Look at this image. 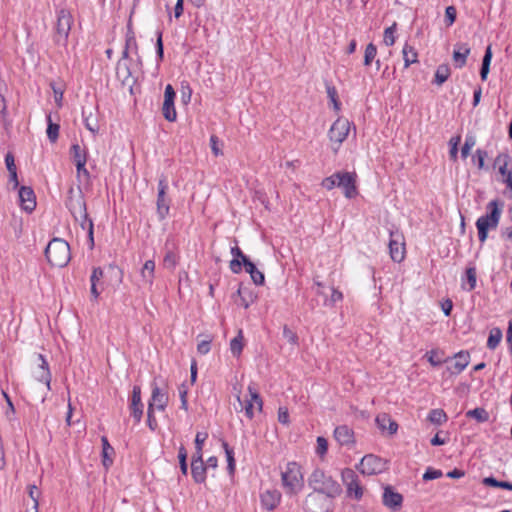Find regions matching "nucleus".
Returning a JSON list of instances; mask_svg holds the SVG:
<instances>
[{
	"mask_svg": "<svg viewBox=\"0 0 512 512\" xmlns=\"http://www.w3.org/2000/svg\"><path fill=\"white\" fill-rule=\"evenodd\" d=\"M230 350L234 356H239L243 350V335L242 331L230 341Z\"/></svg>",
	"mask_w": 512,
	"mask_h": 512,
	"instance_id": "obj_38",
	"label": "nucleus"
},
{
	"mask_svg": "<svg viewBox=\"0 0 512 512\" xmlns=\"http://www.w3.org/2000/svg\"><path fill=\"white\" fill-rule=\"evenodd\" d=\"M470 355L468 352L460 351L455 354L453 361L447 365L446 370L451 375L461 373L469 364Z\"/></svg>",
	"mask_w": 512,
	"mask_h": 512,
	"instance_id": "obj_19",
	"label": "nucleus"
},
{
	"mask_svg": "<svg viewBox=\"0 0 512 512\" xmlns=\"http://www.w3.org/2000/svg\"><path fill=\"white\" fill-rule=\"evenodd\" d=\"M162 112L164 118L169 121L173 122L177 118V113L174 107V101L164 100L163 106H162Z\"/></svg>",
	"mask_w": 512,
	"mask_h": 512,
	"instance_id": "obj_33",
	"label": "nucleus"
},
{
	"mask_svg": "<svg viewBox=\"0 0 512 512\" xmlns=\"http://www.w3.org/2000/svg\"><path fill=\"white\" fill-rule=\"evenodd\" d=\"M350 131V122L345 118H338L331 126L328 136L332 143L336 144L333 150L336 152L340 144L347 138Z\"/></svg>",
	"mask_w": 512,
	"mask_h": 512,
	"instance_id": "obj_11",
	"label": "nucleus"
},
{
	"mask_svg": "<svg viewBox=\"0 0 512 512\" xmlns=\"http://www.w3.org/2000/svg\"><path fill=\"white\" fill-rule=\"evenodd\" d=\"M175 96H176V93L172 87V85L168 84L166 87H165V91H164V100H169V101H174L175 99Z\"/></svg>",
	"mask_w": 512,
	"mask_h": 512,
	"instance_id": "obj_64",
	"label": "nucleus"
},
{
	"mask_svg": "<svg viewBox=\"0 0 512 512\" xmlns=\"http://www.w3.org/2000/svg\"><path fill=\"white\" fill-rule=\"evenodd\" d=\"M503 210V203L493 200L487 205V214L478 218L476 227L480 242H485L490 229H496Z\"/></svg>",
	"mask_w": 512,
	"mask_h": 512,
	"instance_id": "obj_4",
	"label": "nucleus"
},
{
	"mask_svg": "<svg viewBox=\"0 0 512 512\" xmlns=\"http://www.w3.org/2000/svg\"><path fill=\"white\" fill-rule=\"evenodd\" d=\"M157 212L161 219H164L169 213V199L166 194H158Z\"/></svg>",
	"mask_w": 512,
	"mask_h": 512,
	"instance_id": "obj_34",
	"label": "nucleus"
},
{
	"mask_svg": "<svg viewBox=\"0 0 512 512\" xmlns=\"http://www.w3.org/2000/svg\"><path fill=\"white\" fill-rule=\"evenodd\" d=\"M317 447H316V453L320 456V457H323L326 453H327V450H328V442L327 440L322 437V436H319L317 437Z\"/></svg>",
	"mask_w": 512,
	"mask_h": 512,
	"instance_id": "obj_47",
	"label": "nucleus"
},
{
	"mask_svg": "<svg viewBox=\"0 0 512 512\" xmlns=\"http://www.w3.org/2000/svg\"><path fill=\"white\" fill-rule=\"evenodd\" d=\"M334 438L340 445L346 446L354 444L355 441L353 431L345 425L336 427L334 430Z\"/></svg>",
	"mask_w": 512,
	"mask_h": 512,
	"instance_id": "obj_22",
	"label": "nucleus"
},
{
	"mask_svg": "<svg viewBox=\"0 0 512 512\" xmlns=\"http://www.w3.org/2000/svg\"><path fill=\"white\" fill-rule=\"evenodd\" d=\"M494 166L498 168L501 180L512 190V159L506 154H499L494 161Z\"/></svg>",
	"mask_w": 512,
	"mask_h": 512,
	"instance_id": "obj_14",
	"label": "nucleus"
},
{
	"mask_svg": "<svg viewBox=\"0 0 512 512\" xmlns=\"http://www.w3.org/2000/svg\"><path fill=\"white\" fill-rule=\"evenodd\" d=\"M428 420L435 425H442L447 421V415L442 409H433L428 415Z\"/></svg>",
	"mask_w": 512,
	"mask_h": 512,
	"instance_id": "obj_35",
	"label": "nucleus"
},
{
	"mask_svg": "<svg viewBox=\"0 0 512 512\" xmlns=\"http://www.w3.org/2000/svg\"><path fill=\"white\" fill-rule=\"evenodd\" d=\"M281 486L287 496H296L304 488L302 467L295 461H290L281 468Z\"/></svg>",
	"mask_w": 512,
	"mask_h": 512,
	"instance_id": "obj_2",
	"label": "nucleus"
},
{
	"mask_svg": "<svg viewBox=\"0 0 512 512\" xmlns=\"http://www.w3.org/2000/svg\"><path fill=\"white\" fill-rule=\"evenodd\" d=\"M69 209L73 216L78 219L81 218V227L83 229H88V235L91 242V245H93V223L91 220L88 219L87 213H86V205L84 199L79 195L77 197H70L68 202Z\"/></svg>",
	"mask_w": 512,
	"mask_h": 512,
	"instance_id": "obj_8",
	"label": "nucleus"
},
{
	"mask_svg": "<svg viewBox=\"0 0 512 512\" xmlns=\"http://www.w3.org/2000/svg\"><path fill=\"white\" fill-rule=\"evenodd\" d=\"M5 163H6V167H7L8 172L12 171V170H17L16 169V165H15L14 156H13L12 153L8 152L6 154V156H5Z\"/></svg>",
	"mask_w": 512,
	"mask_h": 512,
	"instance_id": "obj_62",
	"label": "nucleus"
},
{
	"mask_svg": "<svg viewBox=\"0 0 512 512\" xmlns=\"http://www.w3.org/2000/svg\"><path fill=\"white\" fill-rule=\"evenodd\" d=\"M377 54V48L373 43H369L366 46L365 54H364V65L369 66Z\"/></svg>",
	"mask_w": 512,
	"mask_h": 512,
	"instance_id": "obj_43",
	"label": "nucleus"
},
{
	"mask_svg": "<svg viewBox=\"0 0 512 512\" xmlns=\"http://www.w3.org/2000/svg\"><path fill=\"white\" fill-rule=\"evenodd\" d=\"M456 8L454 6H448L445 10V22L447 26H451L456 20Z\"/></svg>",
	"mask_w": 512,
	"mask_h": 512,
	"instance_id": "obj_50",
	"label": "nucleus"
},
{
	"mask_svg": "<svg viewBox=\"0 0 512 512\" xmlns=\"http://www.w3.org/2000/svg\"><path fill=\"white\" fill-rule=\"evenodd\" d=\"M328 499V497L313 491L306 496L304 509L307 512H325L328 508Z\"/></svg>",
	"mask_w": 512,
	"mask_h": 512,
	"instance_id": "obj_15",
	"label": "nucleus"
},
{
	"mask_svg": "<svg viewBox=\"0 0 512 512\" xmlns=\"http://www.w3.org/2000/svg\"><path fill=\"white\" fill-rule=\"evenodd\" d=\"M341 480L346 488L347 497L360 501L364 495L365 488L360 483L355 471L350 468L343 469L341 471Z\"/></svg>",
	"mask_w": 512,
	"mask_h": 512,
	"instance_id": "obj_7",
	"label": "nucleus"
},
{
	"mask_svg": "<svg viewBox=\"0 0 512 512\" xmlns=\"http://www.w3.org/2000/svg\"><path fill=\"white\" fill-rule=\"evenodd\" d=\"M130 409L132 416L134 417L136 422H139L143 415V404H136L135 406H132V404H130Z\"/></svg>",
	"mask_w": 512,
	"mask_h": 512,
	"instance_id": "obj_54",
	"label": "nucleus"
},
{
	"mask_svg": "<svg viewBox=\"0 0 512 512\" xmlns=\"http://www.w3.org/2000/svg\"><path fill=\"white\" fill-rule=\"evenodd\" d=\"M283 337L292 345H297L298 336L288 326L283 327Z\"/></svg>",
	"mask_w": 512,
	"mask_h": 512,
	"instance_id": "obj_49",
	"label": "nucleus"
},
{
	"mask_svg": "<svg viewBox=\"0 0 512 512\" xmlns=\"http://www.w3.org/2000/svg\"><path fill=\"white\" fill-rule=\"evenodd\" d=\"M73 17L68 10L61 9L58 13L56 24V41L58 43L65 42L68 38Z\"/></svg>",
	"mask_w": 512,
	"mask_h": 512,
	"instance_id": "obj_13",
	"label": "nucleus"
},
{
	"mask_svg": "<svg viewBox=\"0 0 512 512\" xmlns=\"http://www.w3.org/2000/svg\"><path fill=\"white\" fill-rule=\"evenodd\" d=\"M475 143H476V140H475L474 136H467L466 137L465 143H464V145L462 146V149H461V156L463 158H467L468 157V155L470 153V150L475 145Z\"/></svg>",
	"mask_w": 512,
	"mask_h": 512,
	"instance_id": "obj_46",
	"label": "nucleus"
},
{
	"mask_svg": "<svg viewBox=\"0 0 512 512\" xmlns=\"http://www.w3.org/2000/svg\"><path fill=\"white\" fill-rule=\"evenodd\" d=\"M71 153L73 155V159H74V162H75L78 172H80L81 170L86 172V169H85L86 157L84 154H82V149H81L80 145L73 144L71 147Z\"/></svg>",
	"mask_w": 512,
	"mask_h": 512,
	"instance_id": "obj_28",
	"label": "nucleus"
},
{
	"mask_svg": "<svg viewBox=\"0 0 512 512\" xmlns=\"http://www.w3.org/2000/svg\"><path fill=\"white\" fill-rule=\"evenodd\" d=\"M186 457H187L186 450L184 449V447H181L179 449L178 458H179V462H180V468H181V471L183 474H187Z\"/></svg>",
	"mask_w": 512,
	"mask_h": 512,
	"instance_id": "obj_52",
	"label": "nucleus"
},
{
	"mask_svg": "<svg viewBox=\"0 0 512 512\" xmlns=\"http://www.w3.org/2000/svg\"><path fill=\"white\" fill-rule=\"evenodd\" d=\"M260 501L266 510H274L281 501V493L276 489L265 490L260 495Z\"/></svg>",
	"mask_w": 512,
	"mask_h": 512,
	"instance_id": "obj_20",
	"label": "nucleus"
},
{
	"mask_svg": "<svg viewBox=\"0 0 512 512\" xmlns=\"http://www.w3.org/2000/svg\"><path fill=\"white\" fill-rule=\"evenodd\" d=\"M308 485L314 492L328 498H335L342 492L340 484L320 468L314 469L309 475Z\"/></svg>",
	"mask_w": 512,
	"mask_h": 512,
	"instance_id": "obj_3",
	"label": "nucleus"
},
{
	"mask_svg": "<svg viewBox=\"0 0 512 512\" xmlns=\"http://www.w3.org/2000/svg\"><path fill=\"white\" fill-rule=\"evenodd\" d=\"M125 47L126 48H131V47H134L135 50L137 51L138 49V46H137V42H136V39H135V36H134V33L129 31L126 35V41H125Z\"/></svg>",
	"mask_w": 512,
	"mask_h": 512,
	"instance_id": "obj_60",
	"label": "nucleus"
},
{
	"mask_svg": "<svg viewBox=\"0 0 512 512\" xmlns=\"http://www.w3.org/2000/svg\"><path fill=\"white\" fill-rule=\"evenodd\" d=\"M327 94L331 101L333 102L334 108L339 110L340 103L337 100V91L335 87L327 86Z\"/></svg>",
	"mask_w": 512,
	"mask_h": 512,
	"instance_id": "obj_55",
	"label": "nucleus"
},
{
	"mask_svg": "<svg viewBox=\"0 0 512 512\" xmlns=\"http://www.w3.org/2000/svg\"><path fill=\"white\" fill-rule=\"evenodd\" d=\"M156 53L160 60L163 59L164 54V48H163V41H162V32L159 31L157 33V40H156Z\"/></svg>",
	"mask_w": 512,
	"mask_h": 512,
	"instance_id": "obj_56",
	"label": "nucleus"
},
{
	"mask_svg": "<svg viewBox=\"0 0 512 512\" xmlns=\"http://www.w3.org/2000/svg\"><path fill=\"white\" fill-rule=\"evenodd\" d=\"M222 446L225 450L227 462H228V471L230 474H233L235 471V460L233 456V450L228 446L226 442L222 443Z\"/></svg>",
	"mask_w": 512,
	"mask_h": 512,
	"instance_id": "obj_44",
	"label": "nucleus"
},
{
	"mask_svg": "<svg viewBox=\"0 0 512 512\" xmlns=\"http://www.w3.org/2000/svg\"><path fill=\"white\" fill-rule=\"evenodd\" d=\"M441 476H442V472L440 470L428 468L426 470V472L423 474V479L428 481V480L438 479Z\"/></svg>",
	"mask_w": 512,
	"mask_h": 512,
	"instance_id": "obj_53",
	"label": "nucleus"
},
{
	"mask_svg": "<svg viewBox=\"0 0 512 512\" xmlns=\"http://www.w3.org/2000/svg\"><path fill=\"white\" fill-rule=\"evenodd\" d=\"M487 157V152L481 149L476 151V154L473 156V162L477 164L479 169L484 167V161Z\"/></svg>",
	"mask_w": 512,
	"mask_h": 512,
	"instance_id": "obj_51",
	"label": "nucleus"
},
{
	"mask_svg": "<svg viewBox=\"0 0 512 512\" xmlns=\"http://www.w3.org/2000/svg\"><path fill=\"white\" fill-rule=\"evenodd\" d=\"M375 422L382 433H387L390 436L396 434L398 430V424L386 413L377 415Z\"/></svg>",
	"mask_w": 512,
	"mask_h": 512,
	"instance_id": "obj_21",
	"label": "nucleus"
},
{
	"mask_svg": "<svg viewBox=\"0 0 512 512\" xmlns=\"http://www.w3.org/2000/svg\"><path fill=\"white\" fill-rule=\"evenodd\" d=\"M168 404V394L155 383H152V395L148 403V410L164 411Z\"/></svg>",
	"mask_w": 512,
	"mask_h": 512,
	"instance_id": "obj_17",
	"label": "nucleus"
},
{
	"mask_svg": "<svg viewBox=\"0 0 512 512\" xmlns=\"http://www.w3.org/2000/svg\"><path fill=\"white\" fill-rule=\"evenodd\" d=\"M51 88L54 92L55 102L60 107L62 105L63 90L61 87H57L54 83L51 84Z\"/></svg>",
	"mask_w": 512,
	"mask_h": 512,
	"instance_id": "obj_59",
	"label": "nucleus"
},
{
	"mask_svg": "<svg viewBox=\"0 0 512 512\" xmlns=\"http://www.w3.org/2000/svg\"><path fill=\"white\" fill-rule=\"evenodd\" d=\"M28 494L31 500L33 501V509L34 512H38L39 508V498L41 496V491L38 489L36 485H30L28 487Z\"/></svg>",
	"mask_w": 512,
	"mask_h": 512,
	"instance_id": "obj_42",
	"label": "nucleus"
},
{
	"mask_svg": "<svg viewBox=\"0 0 512 512\" xmlns=\"http://www.w3.org/2000/svg\"><path fill=\"white\" fill-rule=\"evenodd\" d=\"M131 404H132V406H135L136 404H142V401H141V389H140L139 386H134L133 387Z\"/></svg>",
	"mask_w": 512,
	"mask_h": 512,
	"instance_id": "obj_58",
	"label": "nucleus"
},
{
	"mask_svg": "<svg viewBox=\"0 0 512 512\" xmlns=\"http://www.w3.org/2000/svg\"><path fill=\"white\" fill-rule=\"evenodd\" d=\"M45 255L52 266L62 268L71 258L69 244L60 238H54L48 243Z\"/></svg>",
	"mask_w": 512,
	"mask_h": 512,
	"instance_id": "obj_5",
	"label": "nucleus"
},
{
	"mask_svg": "<svg viewBox=\"0 0 512 512\" xmlns=\"http://www.w3.org/2000/svg\"><path fill=\"white\" fill-rule=\"evenodd\" d=\"M103 275H104V272L100 267L93 268L92 274L90 276V282H91L90 294H91L93 300H95V301L99 298L100 293H101L98 290V284L102 280Z\"/></svg>",
	"mask_w": 512,
	"mask_h": 512,
	"instance_id": "obj_24",
	"label": "nucleus"
},
{
	"mask_svg": "<svg viewBox=\"0 0 512 512\" xmlns=\"http://www.w3.org/2000/svg\"><path fill=\"white\" fill-rule=\"evenodd\" d=\"M502 339V331L499 328H492L489 333L487 340V347L489 349H495Z\"/></svg>",
	"mask_w": 512,
	"mask_h": 512,
	"instance_id": "obj_36",
	"label": "nucleus"
},
{
	"mask_svg": "<svg viewBox=\"0 0 512 512\" xmlns=\"http://www.w3.org/2000/svg\"><path fill=\"white\" fill-rule=\"evenodd\" d=\"M451 74L450 67L447 64H441L438 66L435 72L434 83L438 86H441L444 82L447 81Z\"/></svg>",
	"mask_w": 512,
	"mask_h": 512,
	"instance_id": "obj_31",
	"label": "nucleus"
},
{
	"mask_svg": "<svg viewBox=\"0 0 512 512\" xmlns=\"http://www.w3.org/2000/svg\"><path fill=\"white\" fill-rule=\"evenodd\" d=\"M385 468V461L373 454L364 456L357 466L360 473L367 476L379 474L383 472Z\"/></svg>",
	"mask_w": 512,
	"mask_h": 512,
	"instance_id": "obj_12",
	"label": "nucleus"
},
{
	"mask_svg": "<svg viewBox=\"0 0 512 512\" xmlns=\"http://www.w3.org/2000/svg\"><path fill=\"white\" fill-rule=\"evenodd\" d=\"M85 127L91 131L93 134L97 133L99 131V125L98 121L95 117H93L92 112H90L89 115H86V112H82Z\"/></svg>",
	"mask_w": 512,
	"mask_h": 512,
	"instance_id": "obj_40",
	"label": "nucleus"
},
{
	"mask_svg": "<svg viewBox=\"0 0 512 512\" xmlns=\"http://www.w3.org/2000/svg\"><path fill=\"white\" fill-rule=\"evenodd\" d=\"M231 254L234 256V258L241 259L243 262V265H245V262H249L250 260L243 254L241 249L238 246H234L231 248Z\"/></svg>",
	"mask_w": 512,
	"mask_h": 512,
	"instance_id": "obj_61",
	"label": "nucleus"
},
{
	"mask_svg": "<svg viewBox=\"0 0 512 512\" xmlns=\"http://www.w3.org/2000/svg\"><path fill=\"white\" fill-rule=\"evenodd\" d=\"M47 122H48L47 131H46L47 136H48V139L52 143H54L58 139L60 126L58 124L52 122L51 115L47 116Z\"/></svg>",
	"mask_w": 512,
	"mask_h": 512,
	"instance_id": "obj_39",
	"label": "nucleus"
},
{
	"mask_svg": "<svg viewBox=\"0 0 512 512\" xmlns=\"http://www.w3.org/2000/svg\"><path fill=\"white\" fill-rule=\"evenodd\" d=\"M116 76L121 81L124 87H127L131 94H133V87L137 81L133 75L130 66L126 61H118L116 66Z\"/></svg>",
	"mask_w": 512,
	"mask_h": 512,
	"instance_id": "obj_16",
	"label": "nucleus"
},
{
	"mask_svg": "<svg viewBox=\"0 0 512 512\" xmlns=\"http://www.w3.org/2000/svg\"><path fill=\"white\" fill-rule=\"evenodd\" d=\"M404 66L409 67L411 64L418 62V54L414 47L409 44H405L402 50Z\"/></svg>",
	"mask_w": 512,
	"mask_h": 512,
	"instance_id": "obj_30",
	"label": "nucleus"
},
{
	"mask_svg": "<svg viewBox=\"0 0 512 512\" xmlns=\"http://www.w3.org/2000/svg\"><path fill=\"white\" fill-rule=\"evenodd\" d=\"M466 416L473 418L481 423L487 422L489 420V413L484 408H475L473 410H469L466 413Z\"/></svg>",
	"mask_w": 512,
	"mask_h": 512,
	"instance_id": "obj_37",
	"label": "nucleus"
},
{
	"mask_svg": "<svg viewBox=\"0 0 512 512\" xmlns=\"http://www.w3.org/2000/svg\"><path fill=\"white\" fill-rule=\"evenodd\" d=\"M397 24L393 23L390 27L386 28L384 31V43L386 46H392L395 43L394 33L396 31Z\"/></svg>",
	"mask_w": 512,
	"mask_h": 512,
	"instance_id": "obj_45",
	"label": "nucleus"
},
{
	"mask_svg": "<svg viewBox=\"0 0 512 512\" xmlns=\"http://www.w3.org/2000/svg\"><path fill=\"white\" fill-rule=\"evenodd\" d=\"M356 178L355 172L339 171L325 178L321 185L326 190L338 188L343 192H356Z\"/></svg>",
	"mask_w": 512,
	"mask_h": 512,
	"instance_id": "obj_6",
	"label": "nucleus"
},
{
	"mask_svg": "<svg viewBox=\"0 0 512 512\" xmlns=\"http://www.w3.org/2000/svg\"><path fill=\"white\" fill-rule=\"evenodd\" d=\"M141 280L144 285L152 286L155 277V262L147 260L140 270Z\"/></svg>",
	"mask_w": 512,
	"mask_h": 512,
	"instance_id": "obj_23",
	"label": "nucleus"
},
{
	"mask_svg": "<svg viewBox=\"0 0 512 512\" xmlns=\"http://www.w3.org/2000/svg\"><path fill=\"white\" fill-rule=\"evenodd\" d=\"M17 202L20 204L22 210L31 213L36 207L35 194H17Z\"/></svg>",
	"mask_w": 512,
	"mask_h": 512,
	"instance_id": "obj_26",
	"label": "nucleus"
},
{
	"mask_svg": "<svg viewBox=\"0 0 512 512\" xmlns=\"http://www.w3.org/2000/svg\"><path fill=\"white\" fill-rule=\"evenodd\" d=\"M389 255L392 261L401 263L406 257V243L403 233L399 230L389 231Z\"/></svg>",
	"mask_w": 512,
	"mask_h": 512,
	"instance_id": "obj_9",
	"label": "nucleus"
},
{
	"mask_svg": "<svg viewBox=\"0 0 512 512\" xmlns=\"http://www.w3.org/2000/svg\"><path fill=\"white\" fill-rule=\"evenodd\" d=\"M466 279H467V283H468L467 290L468 291L473 290L476 286V281H477L476 269L474 267H469L466 269ZM462 288L466 289L465 284H462Z\"/></svg>",
	"mask_w": 512,
	"mask_h": 512,
	"instance_id": "obj_41",
	"label": "nucleus"
},
{
	"mask_svg": "<svg viewBox=\"0 0 512 512\" xmlns=\"http://www.w3.org/2000/svg\"><path fill=\"white\" fill-rule=\"evenodd\" d=\"M248 392H249L250 398L247 399V400H242L241 395H240V391H238V393L236 395V400L238 402V407L235 406V409L237 411H243L244 410L246 416L248 418L252 419L253 416H254L255 409L258 410V411L262 410V400H261L257 390L254 387L249 386L248 387Z\"/></svg>",
	"mask_w": 512,
	"mask_h": 512,
	"instance_id": "obj_10",
	"label": "nucleus"
},
{
	"mask_svg": "<svg viewBox=\"0 0 512 512\" xmlns=\"http://www.w3.org/2000/svg\"><path fill=\"white\" fill-rule=\"evenodd\" d=\"M383 504L391 511H398L403 502V497L396 492L391 486H385L383 492Z\"/></svg>",
	"mask_w": 512,
	"mask_h": 512,
	"instance_id": "obj_18",
	"label": "nucleus"
},
{
	"mask_svg": "<svg viewBox=\"0 0 512 512\" xmlns=\"http://www.w3.org/2000/svg\"><path fill=\"white\" fill-rule=\"evenodd\" d=\"M436 356H437V351H435V350H431L430 352H428L426 354V357H427L429 363L433 366H438L442 362L440 359H437Z\"/></svg>",
	"mask_w": 512,
	"mask_h": 512,
	"instance_id": "obj_63",
	"label": "nucleus"
},
{
	"mask_svg": "<svg viewBox=\"0 0 512 512\" xmlns=\"http://www.w3.org/2000/svg\"><path fill=\"white\" fill-rule=\"evenodd\" d=\"M191 473L197 483H203L206 479V467L204 463H191Z\"/></svg>",
	"mask_w": 512,
	"mask_h": 512,
	"instance_id": "obj_32",
	"label": "nucleus"
},
{
	"mask_svg": "<svg viewBox=\"0 0 512 512\" xmlns=\"http://www.w3.org/2000/svg\"><path fill=\"white\" fill-rule=\"evenodd\" d=\"M278 421L284 425H287L289 423V413L287 408L280 407L278 409Z\"/></svg>",
	"mask_w": 512,
	"mask_h": 512,
	"instance_id": "obj_57",
	"label": "nucleus"
},
{
	"mask_svg": "<svg viewBox=\"0 0 512 512\" xmlns=\"http://www.w3.org/2000/svg\"><path fill=\"white\" fill-rule=\"evenodd\" d=\"M102 442V463L105 468H109L113 463L114 449L109 444L108 439L103 436L101 438Z\"/></svg>",
	"mask_w": 512,
	"mask_h": 512,
	"instance_id": "obj_25",
	"label": "nucleus"
},
{
	"mask_svg": "<svg viewBox=\"0 0 512 512\" xmlns=\"http://www.w3.org/2000/svg\"><path fill=\"white\" fill-rule=\"evenodd\" d=\"M244 267L246 272L250 274L252 281L256 285H262L264 283V274L261 271H259L251 261L245 262Z\"/></svg>",
	"mask_w": 512,
	"mask_h": 512,
	"instance_id": "obj_29",
	"label": "nucleus"
},
{
	"mask_svg": "<svg viewBox=\"0 0 512 512\" xmlns=\"http://www.w3.org/2000/svg\"><path fill=\"white\" fill-rule=\"evenodd\" d=\"M470 53V48L467 44H462L459 46L458 50L453 52V60L455 66L458 68H462L466 64L467 57Z\"/></svg>",
	"mask_w": 512,
	"mask_h": 512,
	"instance_id": "obj_27",
	"label": "nucleus"
},
{
	"mask_svg": "<svg viewBox=\"0 0 512 512\" xmlns=\"http://www.w3.org/2000/svg\"><path fill=\"white\" fill-rule=\"evenodd\" d=\"M52 375L48 362L42 354L37 355V368L32 372L31 377L27 380L26 388L30 396L38 399L43 403L46 394L51 389Z\"/></svg>",
	"mask_w": 512,
	"mask_h": 512,
	"instance_id": "obj_1",
	"label": "nucleus"
},
{
	"mask_svg": "<svg viewBox=\"0 0 512 512\" xmlns=\"http://www.w3.org/2000/svg\"><path fill=\"white\" fill-rule=\"evenodd\" d=\"M211 342H212V337H210V336H207L205 339L199 341V343L197 345L198 353H200L202 355L209 353Z\"/></svg>",
	"mask_w": 512,
	"mask_h": 512,
	"instance_id": "obj_48",
	"label": "nucleus"
}]
</instances>
